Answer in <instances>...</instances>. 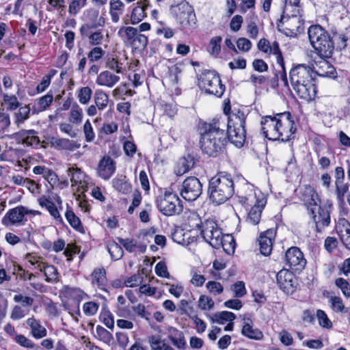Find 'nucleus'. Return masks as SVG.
Returning <instances> with one entry per match:
<instances>
[{
    "mask_svg": "<svg viewBox=\"0 0 350 350\" xmlns=\"http://www.w3.org/2000/svg\"><path fill=\"white\" fill-rule=\"evenodd\" d=\"M192 11L193 8L188 1H180L177 5H172L170 7V12L176 19L183 18L185 14L191 13Z\"/></svg>",
    "mask_w": 350,
    "mask_h": 350,
    "instance_id": "32",
    "label": "nucleus"
},
{
    "mask_svg": "<svg viewBox=\"0 0 350 350\" xmlns=\"http://www.w3.org/2000/svg\"><path fill=\"white\" fill-rule=\"evenodd\" d=\"M157 206L159 211L165 216L180 214L183 211V205L178 196L170 191L157 197Z\"/></svg>",
    "mask_w": 350,
    "mask_h": 350,
    "instance_id": "7",
    "label": "nucleus"
},
{
    "mask_svg": "<svg viewBox=\"0 0 350 350\" xmlns=\"http://www.w3.org/2000/svg\"><path fill=\"white\" fill-rule=\"evenodd\" d=\"M232 290L234 292L235 297H242L247 293L245 283L242 281H238L234 283L232 286Z\"/></svg>",
    "mask_w": 350,
    "mask_h": 350,
    "instance_id": "64",
    "label": "nucleus"
},
{
    "mask_svg": "<svg viewBox=\"0 0 350 350\" xmlns=\"http://www.w3.org/2000/svg\"><path fill=\"white\" fill-rule=\"evenodd\" d=\"M250 322L252 321L250 319H247V321L244 323V325L243 326L241 334L250 339L253 340H261L263 337L262 332L258 329L253 328L252 325Z\"/></svg>",
    "mask_w": 350,
    "mask_h": 350,
    "instance_id": "30",
    "label": "nucleus"
},
{
    "mask_svg": "<svg viewBox=\"0 0 350 350\" xmlns=\"http://www.w3.org/2000/svg\"><path fill=\"white\" fill-rule=\"evenodd\" d=\"M116 171V163L110 157H104L99 162L98 174L105 180L109 179Z\"/></svg>",
    "mask_w": 350,
    "mask_h": 350,
    "instance_id": "21",
    "label": "nucleus"
},
{
    "mask_svg": "<svg viewBox=\"0 0 350 350\" xmlns=\"http://www.w3.org/2000/svg\"><path fill=\"white\" fill-rule=\"evenodd\" d=\"M348 191L349 185L347 183L344 184L342 183L336 185V192L339 204H345V195L348 192Z\"/></svg>",
    "mask_w": 350,
    "mask_h": 350,
    "instance_id": "56",
    "label": "nucleus"
},
{
    "mask_svg": "<svg viewBox=\"0 0 350 350\" xmlns=\"http://www.w3.org/2000/svg\"><path fill=\"white\" fill-rule=\"evenodd\" d=\"M65 216L68 222L73 228L79 232H82L83 228L81 225V220L70 208H67Z\"/></svg>",
    "mask_w": 350,
    "mask_h": 350,
    "instance_id": "44",
    "label": "nucleus"
},
{
    "mask_svg": "<svg viewBox=\"0 0 350 350\" xmlns=\"http://www.w3.org/2000/svg\"><path fill=\"white\" fill-rule=\"evenodd\" d=\"M289 77L293 89L301 99L308 102L314 99L317 93L316 77L310 66H295L291 70Z\"/></svg>",
    "mask_w": 350,
    "mask_h": 350,
    "instance_id": "2",
    "label": "nucleus"
},
{
    "mask_svg": "<svg viewBox=\"0 0 350 350\" xmlns=\"http://www.w3.org/2000/svg\"><path fill=\"white\" fill-rule=\"evenodd\" d=\"M323 60L319 63H316L317 66H319V70L314 71L315 75H325L327 73H332V70L334 69L329 62L326 60L327 58H322Z\"/></svg>",
    "mask_w": 350,
    "mask_h": 350,
    "instance_id": "57",
    "label": "nucleus"
},
{
    "mask_svg": "<svg viewBox=\"0 0 350 350\" xmlns=\"http://www.w3.org/2000/svg\"><path fill=\"white\" fill-rule=\"evenodd\" d=\"M64 292L69 297L77 302L75 313L77 315H80L79 304L82 300L88 299V295L79 288L70 287L68 286H64Z\"/></svg>",
    "mask_w": 350,
    "mask_h": 350,
    "instance_id": "24",
    "label": "nucleus"
},
{
    "mask_svg": "<svg viewBox=\"0 0 350 350\" xmlns=\"http://www.w3.org/2000/svg\"><path fill=\"white\" fill-rule=\"evenodd\" d=\"M105 25V18L100 16L97 23H86L80 28V33L82 36H88L89 38L90 44L92 45H98L102 43L103 40V34L101 30L93 32L92 29L98 27H103Z\"/></svg>",
    "mask_w": 350,
    "mask_h": 350,
    "instance_id": "15",
    "label": "nucleus"
},
{
    "mask_svg": "<svg viewBox=\"0 0 350 350\" xmlns=\"http://www.w3.org/2000/svg\"><path fill=\"white\" fill-rule=\"evenodd\" d=\"M132 310L136 315L146 321H150L151 313L146 309V307L142 304H138L132 306Z\"/></svg>",
    "mask_w": 350,
    "mask_h": 350,
    "instance_id": "55",
    "label": "nucleus"
},
{
    "mask_svg": "<svg viewBox=\"0 0 350 350\" xmlns=\"http://www.w3.org/2000/svg\"><path fill=\"white\" fill-rule=\"evenodd\" d=\"M202 193V184L195 176L187 178L183 183L181 196L187 201L197 200Z\"/></svg>",
    "mask_w": 350,
    "mask_h": 350,
    "instance_id": "14",
    "label": "nucleus"
},
{
    "mask_svg": "<svg viewBox=\"0 0 350 350\" xmlns=\"http://www.w3.org/2000/svg\"><path fill=\"white\" fill-rule=\"evenodd\" d=\"M100 318L109 329H112L114 327L113 316L111 312L109 310L103 311L100 313Z\"/></svg>",
    "mask_w": 350,
    "mask_h": 350,
    "instance_id": "62",
    "label": "nucleus"
},
{
    "mask_svg": "<svg viewBox=\"0 0 350 350\" xmlns=\"http://www.w3.org/2000/svg\"><path fill=\"white\" fill-rule=\"evenodd\" d=\"M96 332L98 338L107 344H109L113 340V335L101 325L96 326Z\"/></svg>",
    "mask_w": 350,
    "mask_h": 350,
    "instance_id": "53",
    "label": "nucleus"
},
{
    "mask_svg": "<svg viewBox=\"0 0 350 350\" xmlns=\"http://www.w3.org/2000/svg\"><path fill=\"white\" fill-rule=\"evenodd\" d=\"M94 102L98 109L103 110L109 103L108 95L103 90H96L94 93Z\"/></svg>",
    "mask_w": 350,
    "mask_h": 350,
    "instance_id": "46",
    "label": "nucleus"
},
{
    "mask_svg": "<svg viewBox=\"0 0 350 350\" xmlns=\"http://www.w3.org/2000/svg\"><path fill=\"white\" fill-rule=\"evenodd\" d=\"M124 5L122 1H110V14L114 23L119 21L120 15L122 14Z\"/></svg>",
    "mask_w": 350,
    "mask_h": 350,
    "instance_id": "43",
    "label": "nucleus"
},
{
    "mask_svg": "<svg viewBox=\"0 0 350 350\" xmlns=\"http://www.w3.org/2000/svg\"><path fill=\"white\" fill-rule=\"evenodd\" d=\"M99 304L94 301H88L83 304V310L86 316L91 317L96 314Z\"/></svg>",
    "mask_w": 350,
    "mask_h": 350,
    "instance_id": "58",
    "label": "nucleus"
},
{
    "mask_svg": "<svg viewBox=\"0 0 350 350\" xmlns=\"http://www.w3.org/2000/svg\"><path fill=\"white\" fill-rule=\"evenodd\" d=\"M196 227L201 230L202 237L210 245L215 249L221 247L224 235L215 221L206 219L203 222L200 221V224H196Z\"/></svg>",
    "mask_w": 350,
    "mask_h": 350,
    "instance_id": "8",
    "label": "nucleus"
},
{
    "mask_svg": "<svg viewBox=\"0 0 350 350\" xmlns=\"http://www.w3.org/2000/svg\"><path fill=\"white\" fill-rule=\"evenodd\" d=\"M222 244L221 247L224 251L230 255L233 254L235 250L236 243L234 237L230 234H226L221 239Z\"/></svg>",
    "mask_w": 350,
    "mask_h": 350,
    "instance_id": "45",
    "label": "nucleus"
},
{
    "mask_svg": "<svg viewBox=\"0 0 350 350\" xmlns=\"http://www.w3.org/2000/svg\"><path fill=\"white\" fill-rule=\"evenodd\" d=\"M214 306V301L212 299V298L206 296V295H201L198 300V307L203 310H211Z\"/></svg>",
    "mask_w": 350,
    "mask_h": 350,
    "instance_id": "61",
    "label": "nucleus"
},
{
    "mask_svg": "<svg viewBox=\"0 0 350 350\" xmlns=\"http://www.w3.org/2000/svg\"><path fill=\"white\" fill-rule=\"evenodd\" d=\"M278 119V133L279 139L282 142H288L295 137V133L297 128L295 126V122L290 112H284L277 113Z\"/></svg>",
    "mask_w": 350,
    "mask_h": 350,
    "instance_id": "11",
    "label": "nucleus"
},
{
    "mask_svg": "<svg viewBox=\"0 0 350 350\" xmlns=\"http://www.w3.org/2000/svg\"><path fill=\"white\" fill-rule=\"evenodd\" d=\"M83 110L78 104L75 103L71 108L70 116L68 118L69 122L75 124H79L83 120Z\"/></svg>",
    "mask_w": 350,
    "mask_h": 350,
    "instance_id": "41",
    "label": "nucleus"
},
{
    "mask_svg": "<svg viewBox=\"0 0 350 350\" xmlns=\"http://www.w3.org/2000/svg\"><path fill=\"white\" fill-rule=\"evenodd\" d=\"M120 80V77L105 70L101 72L97 77L96 83L98 85L112 88Z\"/></svg>",
    "mask_w": 350,
    "mask_h": 350,
    "instance_id": "27",
    "label": "nucleus"
},
{
    "mask_svg": "<svg viewBox=\"0 0 350 350\" xmlns=\"http://www.w3.org/2000/svg\"><path fill=\"white\" fill-rule=\"evenodd\" d=\"M40 204L42 206L46 207L51 216H53L55 219L59 220L60 221H63L55 204L52 201L47 198L40 199Z\"/></svg>",
    "mask_w": 350,
    "mask_h": 350,
    "instance_id": "42",
    "label": "nucleus"
},
{
    "mask_svg": "<svg viewBox=\"0 0 350 350\" xmlns=\"http://www.w3.org/2000/svg\"><path fill=\"white\" fill-rule=\"evenodd\" d=\"M286 264L293 271L299 273L306 265L304 254L297 247L289 248L285 254Z\"/></svg>",
    "mask_w": 350,
    "mask_h": 350,
    "instance_id": "16",
    "label": "nucleus"
},
{
    "mask_svg": "<svg viewBox=\"0 0 350 350\" xmlns=\"http://www.w3.org/2000/svg\"><path fill=\"white\" fill-rule=\"evenodd\" d=\"M92 282L94 284H96L97 286L102 290H105V288L107 284V277H106V271L104 268H97L95 269L92 273Z\"/></svg>",
    "mask_w": 350,
    "mask_h": 350,
    "instance_id": "35",
    "label": "nucleus"
},
{
    "mask_svg": "<svg viewBox=\"0 0 350 350\" xmlns=\"http://www.w3.org/2000/svg\"><path fill=\"white\" fill-rule=\"evenodd\" d=\"M266 201L264 198L256 200L255 204L250 209L247 221L254 225L259 223L262 209L265 205Z\"/></svg>",
    "mask_w": 350,
    "mask_h": 350,
    "instance_id": "25",
    "label": "nucleus"
},
{
    "mask_svg": "<svg viewBox=\"0 0 350 350\" xmlns=\"http://www.w3.org/2000/svg\"><path fill=\"white\" fill-rule=\"evenodd\" d=\"M308 34L312 46L321 58H330L334 49H345L349 38L343 31L332 28L329 32L319 25H311Z\"/></svg>",
    "mask_w": 350,
    "mask_h": 350,
    "instance_id": "1",
    "label": "nucleus"
},
{
    "mask_svg": "<svg viewBox=\"0 0 350 350\" xmlns=\"http://www.w3.org/2000/svg\"><path fill=\"white\" fill-rule=\"evenodd\" d=\"M304 20L301 16L281 17L277 22V28L279 31L286 36L296 37L304 32Z\"/></svg>",
    "mask_w": 350,
    "mask_h": 350,
    "instance_id": "10",
    "label": "nucleus"
},
{
    "mask_svg": "<svg viewBox=\"0 0 350 350\" xmlns=\"http://www.w3.org/2000/svg\"><path fill=\"white\" fill-rule=\"evenodd\" d=\"M137 33V29L132 27H122L118 31V35L122 38L124 42L129 44L130 45Z\"/></svg>",
    "mask_w": 350,
    "mask_h": 350,
    "instance_id": "39",
    "label": "nucleus"
},
{
    "mask_svg": "<svg viewBox=\"0 0 350 350\" xmlns=\"http://www.w3.org/2000/svg\"><path fill=\"white\" fill-rule=\"evenodd\" d=\"M53 100V96L51 94H46L39 98L38 101V106L39 111H44L51 105Z\"/></svg>",
    "mask_w": 350,
    "mask_h": 350,
    "instance_id": "63",
    "label": "nucleus"
},
{
    "mask_svg": "<svg viewBox=\"0 0 350 350\" xmlns=\"http://www.w3.org/2000/svg\"><path fill=\"white\" fill-rule=\"evenodd\" d=\"M27 324L30 327L31 333L35 338L40 339L46 336L47 331L46 328L35 318H29L27 320Z\"/></svg>",
    "mask_w": 350,
    "mask_h": 350,
    "instance_id": "28",
    "label": "nucleus"
},
{
    "mask_svg": "<svg viewBox=\"0 0 350 350\" xmlns=\"http://www.w3.org/2000/svg\"><path fill=\"white\" fill-rule=\"evenodd\" d=\"M107 250L110 254L111 259L114 260L120 259L124 254L122 247L115 242L111 243L107 245Z\"/></svg>",
    "mask_w": 350,
    "mask_h": 350,
    "instance_id": "48",
    "label": "nucleus"
},
{
    "mask_svg": "<svg viewBox=\"0 0 350 350\" xmlns=\"http://www.w3.org/2000/svg\"><path fill=\"white\" fill-rule=\"evenodd\" d=\"M278 119L277 114L274 116H266L262 118L261 130L265 137L269 140L275 141L279 139Z\"/></svg>",
    "mask_w": 350,
    "mask_h": 350,
    "instance_id": "18",
    "label": "nucleus"
},
{
    "mask_svg": "<svg viewBox=\"0 0 350 350\" xmlns=\"http://www.w3.org/2000/svg\"><path fill=\"white\" fill-rule=\"evenodd\" d=\"M258 49L265 53L269 54H273L275 55L276 62L281 67L282 73L281 75V80L283 81L284 85L286 87H288V82L285 71L284 66V61L283 59V56L282 52L280 49L279 44L278 42L274 41L272 44H270L268 40L265 38H261L258 43Z\"/></svg>",
    "mask_w": 350,
    "mask_h": 350,
    "instance_id": "12",
    "label": "nucleus"
},
{
    "mask_svg": "<svg viewBox=\"0 0 350 350\" xmlns=\"http://www.w3.org/2000/svg\"><path fill=\"white\" fill-rule=\"evenodd\" d=\"M328 303L330 308L334 312L345 314L349 311L343 303L342 298L339 296H327Z\"/></svg>",
    "mask_w": 350,
    "mask_h": 350,
    "instance_id": "33",
    "label": "nucleus"
},
{
    "mask_svg": "<svg viewBox=\"0 0 350 350\" xmlns=\"http://www.w3.org/2000/svg\"><path fill=\"white\" fill-rule=\"evenodd\" d=\"M176 20L184 30H191L196 27V17L193 11L191 12V13L185 14L183 18H179Z\"/></svg>",
    "mask_w": 350,
    "mask_h": 350,
    "instance_id": "38",
    "label": "nucleus"
},
{
    "mask_svg": "<svg viewBox=\"0 0 350 350\" xmlns=\"http://www.w3.org/2000/svg\"><path fill=\"white\" fill-rule=\"evenodd\" d=\"M227 143V133L220 127L219 121L202 124L200 145L204 154L216 157L224 151Z\"/></svg>",
    "mask_w": 350,
    "mask_h": 350,
    "instance_id": "3",
    "label": "nucleus"
},
{
    "mask_svg": "<svg viewBox=\"0 0 350 350\" xmlns=\"http://www.w3.org/2000/svg\"><path fill=\"white\" fill-rule=\"evenodd\" d=\"M195 164V157L191 154H188L183 158L180 159L178 164V169L176 173L178 176H181L191 169Z\"/></svg>",
    "mask_w": 350,
    "mask_h": 350,
    "instance_id": "29",
    "label": "nucleus"
},
{
    "mask_svg": "<svg viewBox=\"0 0 350 350\" xmlns=\"http://www.w3.org/2000/svg\"><path fill=\"white\" fill-rule=\"evenodd\" d=\"M235 318V314L228 311L217 312L210 317L212 323H217L218 324H224L228 321H233Z\"/></svg>",
    "mask_w": 350,
    "mask_h": 350,
    "instance_id": "37",
    "label": "nucleus"
},
{
    "mask_svg": "<svg viewBox=\"0 0 350 350\" xmlns=\"http://www.w3.org/2000/svg\"><path fill=\"white\" fill-rule=\"evenodd\" d=\"M3 101L5 102V105H7V109L8 110H11V111L15 110L20 105L18 98H16V96H14V95L9 96L8 94H4L3 95Z\"/></svg>",
    "mask_w": 350,
    "mask_h": 350,
    "instance_id": "60",
    "label": "nucleus"
},
{
    "mask_svg": "<svg viewBox=\"0 0 350 350\" xmlns=\"http://www.w3.org/2000/svg\"><path fill=\"white\" fill-rule=\"evenodd\" d=\"M200 86L204 89L207 94L217 97H221L225 91V85L221 83L219 75L215 70H205L202 74Z\"/></svg>",
    "mask_w": 350,
    "mask_h": 350,
    "instance_id": "9",
    "label": "nucleus"
},
{
    "mask_svg": "<svg viewBox=\"0 0 350 350\" xmlns=\"http://www.w3.org/2000/svg\"><path fill=\"white\" fill-rule=\"evenodd\" d=\"M26 215L27 208L20 205L10 209L1 219V224L6 227L22 226L27 221Z\"/></svg>",
    "mask_w": 350,
    "mask_h": 350,
    "instance_id": "13",
    "label": "nucleus"
},
{
    "mask_svg": "<svg viewBox=\"0 0 350 350\" xmlns=\"http://www.w3.org/2000/svg\"><path fill=\"white\" fill-rule=\"evenodd\" d=\"M148 341L152 350H174L159 336H151Z\"/></svg>",
    "mask_w": 350,
    "mask_h": 350,
    "instance_id": "40",
    "label": "nucleus"
},
{
    "mask_svg": "<svg viewBox=\"0 0 350 350\" xmlns=\"http://www.w3.org/2000/svg\"><path fill=\"white\" fill-rule=\"evenodd\" d=\"M68 176H70V181L72 182V185H78L81 184L84 174L81 169L78 167H69L68 169Z\"/></svg>",
    "mask_w": 350,
    "mask_h": 350,
    "instance_id": "50",
    "label": "nucleus"
},
{
    "mask_svg": "<svg viewBox=\"0 0 350 350\" xmlns=\"http://www.w3.org/2000/svg\"><path fill=\"white\" fill-rule=\"evenodd\" d=\"M316 317L318 320L319 324L321 327L325 329H331L333 327V323L328 318L325 312L323 310L319 309L317 310Z\"/></svg>",
    "mask_w": 350,
    "mask_h": 350,
    "instance_id": "49",
    "label": "nucleus"
},
{
    "mask_svg": "<svg viewBox=\"0 0 350 350\" xmlns=\"http://www.w3.org/2000/svg\"><path fill=\"white\" fill-rule=\"evenodd\" d=\"M51 146L59 150L73 151L80 147V144L66 138L52 137L50 138Z\"/></svg>",
    "mask_w": 350,
    "mask_h": 350,
    "instance_id": "23",
    "label": "nucleus"
},
{
    "mask_svg": "<svg viewBox=\"0 0 350 350\" xmlns=\"http://www.w3.org/2000/svg\"><path fill=\"white\" fill-rule=\"evenodd\" d=\"M15 139L18 143H22L27 146L37 148L40 145V140L35 130H21L19 132L13 133L10 137Z\"/></svg>",
    "mask_w": 350,
    "mask_h": 350,
    "instance_id": "19",
    "label": "nucleus"
},
{
    "mask_svg": "<svg viewBox=\"0 0 350 350\" xmlns=\"http://www.w3.org/2000/svg\"><path fill=\"white\" fill-rule=\"evenodd\" d=\"M143 1H138V5L134 8L131 12V23L135 25L141 22L146 16V10L148 5L142 3Z\"/></svg>",
    "mask_w": 350,
    "mask_h": 350,
    "instance_id": "34",
    "label": "nucleus"
},
{
    "mask_svg": "<svg viewBox=\"0 0 350 350\" xmlns=\"http://www.w3.org/2000/svg\"><path fill=\"white\" fill-rule=\"evenodd\" d=\"M113 187L120 193L127 194L131 191V184L126 179V176L114 178L112 180Z\"/></svg>",
    "mask_w": 350,
    "mask_h": 350,
    "instance_id": "31",
    "label": "nucleus"
},
{
    "mask_svg": "<svg viewBox=\"0 0 350 350\" xmlns=\"http://www.w3.org/2000/svg\"><path fill=\"white\" fill-rule=\"evenodd\" d=\"M245 116L243 112L233 113L228 118L227 140L235 146L241 148L243 146L246 138L245 129Z\"/></svg>",
    "mask_w": 350,
    "mask_h": 350,
    "instance_id": "6",
    "label": "nucleus"
},
{
    "mask_svg": "<svg viewBox=\"0 0 350 350\" xmlns=\"http://www.w3.org/2000/svg\"><path fill=\"white\" fill-rule=\"evenodd\" d=\"M167 338L171 341L172 344L178 349H185L187 342L185 338L184 334L182 331L178 329L169 326L167 328Z\"/></svg>",
    "mask_w": 350,
    "mask_h": 350,
    "instance_id": "22",
    "label": "nucleus"
},
{
    "mask_svg": "<svg viewBox=\"0 0 350 350\" xmlns=\"http://www.w3.org/2000/svg\"><path fill=\"white\" fill-rule=\"evenodd\" d=\"M275 235V230L273 228L268 229L260 235L258 239L259 250L263 256L270 255Z\"/></svg>",
    "mask_w": 350,
    "mask_h": 350,
    "instance_id": "20",
    "label": "nucleus"
},
{
    "mask_svg": "<svg viewBox=\"0 0 350 350\" xmlns=\"http://www.w3.org/2000/svg\"><path fill=\"white\" fill-rule=\"evenodd\" d=\"M43 273L47 282H54L57 280L58 272L53 265H47L43 268Z\"/></svg>",
    "mask_w": 350,
    "mask_h": 350,
    "instance_id": "52",
    "label": "nucleus"
},
{
    "mask_svg": "<svg viewBox=\"0 0 350 350\" xmlns=\"http://www.w3.org/2000/svg\"><path fill=\"white\" fill-rule=\"evenodd\" d=\"M277 284L286 294H292L296 288V280L294 274L287 269L280 270L276 275Z\"/></svg>",
    "mask_w": 350,
    "mask_h": 350,
    "instance_id": "17",
    "label": "nucleus"
},
{
    "mask_svg": "<svg viewBox=\"0 0 350 350\" xmlns=\"http://www.w3.org/2000/svg\"><path fill=\"white\" fill-rule=\"evenodd\" d=\"M300 199L312 215L317 231L321 232L322 230L330 224L329 211L320 205L321 200L318 193L309 185L305 186L301 191Z\"/></svg>",
    "mask_w": 350,
    "mask_h": 350,
    "instance_id": "4",
    "label": "nucleus"
},
{
    "mask_svg": "<svg viewBox=\"0 0 350 350\" xmlns=\"http://www.w3.org/2000/svg\"><path fill=\"white\" fill-rule=\"evenodd\" d=\"M300 1H284L281 17L301 16L299 14Z\"/></svg>",
    "mask_w": 350,
    "mask_h": 350,
    "instance_id": "36",
    "label": "nucleus"
},
{
    "mask_svg": "<svg viewBox=\"0 0 350 350\" xmlns=\"http://www.w3.org/2000/svg\"><path fill=\"white\" fill-rule=\"evenodd\" d=\"M221 41L222 38L221 36L213 37L207 49L208 52L212 55L217 56L221 51Z\"/></svg>",
    "mask_w": 350,
    "mask_h": 350,
    "instance_id": "47",
    "label": "nucleus"
},
{
    "mask_svg": "<svg viewBox=\"0 0 350 350\" xmlns=\"http://www.w3.org/2000/svg\"><path fill=\"white\" fill-rule=\"evenodd\" d=\"M336 232L345 245H350V224L345 218H340L336 226Z\"/></svg>",
    "mask_w": 350,
    "mask_h": 350,
    "instance_id": "26",
    "label": "nucleus"
},
{
    "mask_svg": "<svg viewBox=\"0 0 350 350\" xmlns=\"http://www.w3.org/2000/svg\"><path fill=\"white\" fill-rule=\"evenodd\" d=\"M92 94V90L90 87L80 88L78 93V99L81 104L85 105L89 103Z\"/></svg>",
    "mask_w": 350,
    "mask_h": 350,
    "instance_id": "54",
    "label": "nucleus"
},
{
    "mask_svg": "<svg viewBox=\"0 0 350 350\" xmlns=\"http://www.w3.org/2000/svg\"><path fill=\"white\" fill-rule=\"evenodd\" d=\"M234 193V182L231 174L221 172L210 179L208 194L213 204L218 205L226 202Z\"/></svg>",
    "mask_w": 350,
    "mask_h": 350,
    "instance_id": "5",
    "label": "nucleus"
},
{
    "mask_svg": "<svg viewBox=\"0 0 350 350\" xmlns=\"http://www.w3.org/2000/svg\"><path fill=\"white\" fill-rule=\"evenodd\" d=\"M206 288L210 293L214 295H220L224 291L221 284L216 281L208 282L206 284Z\"/></svg>",
    "mask_w": 350,
    "mask_h": 350,
    "instance_id": "59",
    "label": "nucleus"
},
{
    "mask_svg": "<svg viewBox=\"0 0 350 350\" xmlns=\"http://www.w3.org/2000/svg\"><path fill=\"white\" fill-rule=\"evenodd\" d=\"M148 44V38L144 34L137 33L131 46L135 50H144Z\"/></svg>",
    "mask_w": 350,
    "mask_h": 350,
    "instance_id": "51",
    "label": "nucleus"
}]
</instances>
